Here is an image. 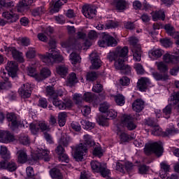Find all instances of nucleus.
Instances as JSON below:
<instances>
[{"mask_svg":"<svg viewBox=\"0 0 179 179\" xmlns=\"http://www.w3.org/2000/svg\"><path fill=\"white\" fill-rule=\"evenodd\" d=\"M8 52L12 54L14 59L17 61L18 62H24V59L23 58V53L20 52L16 50L15 47L8 48L7 49Z\"/></svg>","mask_w":179,"mask_h":179,"instance_id":"obj_17","label":"nucleus"},{"mask_svg":"<svg viewBox=\"0 0 179 179\" xmlns=\"http://www.w3.org/2000/svg\"><path fill=\"white\" fill-rule=\"evenodd\" d=\"M49 45L50 47L49 51L51 53L46 52L45 55H40L41 61L48 65H52L54 62H62L64 57L59 55V52L55 48V47H57L55 41L50 40L49 41Z\"/></svg>","mask_w":179,"mask_h":179,"instance_id":"obj_2","label":"nucleus"},{"mask_svg":"<svg viewBox=\"0 0 179 179\" xmlns=\"http://www.w3.org/2000/svg\"><path fill=\"white\" fill-rule=\"evenodd\" d=\"M163 113L165 118H170V114H171V105L166 106L163 109Z\"/></svg>","mask_w":179,"mask_h":179,"instance_id":"obj_59","label":"nucleus"},{"mask_svg":"<svg viewBox=\"0 0 179 179\" xmlns=\"http://www.w3.org/2000/svg\"><path fill=\"white\" fill-rule=\"evenodd\" d=\"M30 129L34 135L37 134V132H38V131H40L39 122H37L36 123H31L30 124Z\"/></svg>","mask_w":179,"mask_h":179,"instance_id":"obj_46","label":"nucleus"},{"mask_svg":"<svg viewBox=\"0 0 179 179\" xmlns=\"http://www.w3.org/2000/svg\"><path fill=\"white\" fill-rule=\"evenodd\" d=\"M80 122L85 127V128H87V129H93V128H94V123L90 122L89 120H83Z\"/></svg>","mask_w":179,"mask_h":179,"instance_id":"obj_53","label":"nucleus"},{"mask_svg":"<svg viewBox=\"0 0 179 179\" xmlns=\"http://www.w3.org/2000/svg\"><path fill=\"white\" fill-rule=\"evenodd\" d=\"M50 176H51L52 178H55V179L64 178V177L62 176V173H61V171H59V169H58L57 168H53L50 171Z\"/></svg>","mask_w":179,"mask_h":179,"instance_id":"obj_33","label":"nucleus"},{"mask_svg":"<svg viewBox=\"0 0 179 179\" xmlns=\"http://www.w3.org/2000/svg\"><path fill=\"white\" fill-rule=\"evenodd\" d=\"M94 156H98V157H101L103 156V149L100 145H96L92 152Z\"/></svg>","mask_w":179,"mask_h":179,"instance_id":"obj_50","label":"nucleus"},{"mask_svg":"<svg viewBox=\"0 0 179 179\" xmlns=\"http://www.w3.org/2000/svg\"><path fill=\"white\" fill-rule=\"evenodd\" d=\"M158 71L162 73H166L169 71V66L163 62H156Z\"/></svg>","mask_w":179,"mask_h":179,"instance_id":"obj_35","label":"nucleus"},{"mask_svg":"<svg viewBox=\"0 0 179 179\" xmlns=\"http://www.w3.org/2000/svg\"><path fill=\"white\" fill-rule=\"evenodd\" d=\"M12 87V83L8 80V78L5 80H0V90H8Z\"/></svg>","mask_w":179,"mask_h":179,"instance_id":"obj_30","label":"nucleus"},{"mask_svg":"<svg viewBox=\"0 0 179 179\" xmlns=\"http://www.w3.org/2000/svg\"><path fill=\"white\" fill-rule=\"evenodd\" d=\"M121 124L126 127L129 131H134L136 129V124L134 122V117L131 115H123L121 118Z\"/></svg>","mask_w":179,"mask_h":179,"instance_id":"obj_10","label":"nucleus"},{"mask_svg":"<svg viewBox=\"0 0 179 179\" xmlns=\"http://www.w3.org/2000/svg\"><path fill=\"white\" fill-rule=\"evenodd\" d=\"M27 73L29 76H31L32 78H34L36 80H37V78H38V73L34 67H28Z\"/></svg>","mask_w":179,"mask_h":179,"instance_id":"obj_48","label":"nucleus"},{"mask_svg":"<svg viewBox=\"0 0 179 179\" xmlns=\"http://www.w3.org/2000/svg\"><path fill=\"white\" fill-rule=\"evenodd\" d=\"M73 100L76 103V104H81L84 99H83V96H82V94H75L73 95Z\"/></svg>","mask_w":179,"mask_h":179,"instance_id":"obj_56","label":"nucleus"},{"mask_svg":"<svg viewBox=\"0 0 179 179\" xmlns=\"http://www.w3.org/2000/svg\"><path fill=\"white\" fill-rule=\"evenodd\" d=\"M18 93L22 99H29L31 96V84L27 83L22 85L18 90Z\"/></svg>","mask_w":179,"mask_h":179,"instance_id":"obj_12","label":"nucleus"},{"mask_svg":"<svg viewBox=\"0 0 179 179\" xmlns=\"http://www.w3.org/2000/svg\"><path fill=\"white\" fill-rule=\"evenodd\" d=\"M47 96H50V101L52 103L53 106L59 108V110H66L67 108H71L73 106L72 100L66 98L64 99V101L59 99L55 94V90L52 87H46Z\"/></svg>","mask_w":179,"mask_h":179,"instance_id":"obj_3","label":"nucleus"},{"mask_svg":"<svg viewBox=\"0 0 179 179\" xmlns=\"http://www.w3.org/2000/svg\"><path fill=\"white\" fill-rule=\"evenodd\" d=\"M26 57L29 59H31L36 57V50L33 48H29L26 52Z\"/></svg>","mask_w":179,"mask_h":179,"instance_id":"obj_51","label":"nucleus"},{"mask_svg":"<svg viewBox=\"0 0 179 179\" xmlns=\"http://www.w3.org/2000/svg\"><path fill=\"white\" fill-rule=\"evenodd\" d=\"M160 43L166 48H169L173 44V42L169 38L160 39Z\"/></svg>","mask_w":179,"mask_h":179,"instance_id":"obj_62","label":"nucleus"},{"mask_svg":"<svg viewBox=\"0 0 179 179\" xmlns=\"http://www.w3.org/2000/svg\"><path fill=\"white\" fill-rule=\"evenodd\" d=\"M132 108L136 113H141L145 108V101L142 99H136L132 103Z\"/></svg>","mask_w":179,"mask_h":179,"instance_id":"obj_18","label":"nucleus"},{"mask_svg":"<svg viewBox=\"0 0 179 179\" xmlns=\"http://www.w3.org/2000/svg\"><path fill=\"white\" fill-rule=\"evenodd\" d=\"M90 58L92 64L93 69H99L101 66V60L99 58V56L96 53H92L90 55Z\"/></svg>","mask_w":179,"mask_h":179,"instance_id":"obj_22","label":"nucleus"},{"mask_svg":"<svg viewBox=\"0 0 179 179\" xmlns=\"http://www.w3.org/2000/svg\"><path fill=\"white\" fill-rule=\"evenodd\" d=\"M96 143L90 135L86 134L84 136V144L80 143L76 147L73 157L76 159V162H82L83 160V156H85V153L87 152V147L92 148V146H94Z\"/></svg>","mask_w":179,"mask_h":179,"instance_id":"obj_4","label":"nucleus"},{"mask_svg":"<svg viewBox=\"0 0 179 179\" xmlns=\"http://www.w3.org/2000/svg\"><path fill=\"white\" fill-rule=\"evenodd\" d=\"M17 163L20 164H24L29 160V155L24 150H20L17 152Z\"/></svg>","mask_w":179,"mask_h":179,"instance_id":"obj_19","label":"nucleus"},{"mask_svg":"<svg viewBox=\"0 0 179 179\" xmlns=\"http://www.w3.org/2000/svg\"><path fill=\"white\" fill-rule=\"evenodd\" d=\"M70 61L73 65H76L78 62H80V56L76 52H73L70 55Z\"/></svg>","mask_w":179,"mask_h":179,"instance_id":"obj_39","label":"nucleus"},{"mask_svg":"<svg viewBox=\"0 0 179 179\" xmlns=\"http://www.w3.org/2000/svg\"><path fill=\"white\" fill-rule=\"evenodd\" d=\"M92 171L94 173H100L102 177H108L110 170L107 169L106 164H101L97 161H92L90 163Z\"/></svg>","mask_w":179,"mask_h":179,"instance_id":"obj_7","label":"nucleus"},{"mask_svg":"<svg viewBox=\"0 0 179 179\" xmlns=\"http://www.w3.org/2000/svg\"><path fill=\"white\" fill-rule=\"evenodd\" d=\"M83 14L87 19H93L96 16V9L92 7L83 6Z\"/></svg>","mask_w":179,"mask_h":179,"instance_id":"obj_20","label":"nucleus"},{"mask_svg":"<svg viewBox=\"0 0 179 179\" xmlns=\"http://www.w3.org/2000/svg\"><path fill=\"white\" fill-rule=\"evenodd\" d=\"M163 59L166 64H178L179 62L178 56H174L170 54H165L163 56Z\"/></svg>","mask_w":179,"mask_h":179,"instance_id":"obj_23","label":"nucleus"},{"mask_svg":"<svg viewBox=\"0 0 179 179\" xmlns=\"http://www.w3.org/2000/svg\"><path fill=\"white\" fill-rule=\"evenodd\" d=\"M66 117H68L66 112H62L59 113L58 122L59 127H64L65 124H66Z\"/></svg>","mask_w":179,"mask_h":179,"instance_id":"obj_32","label":"nucleus"},{"mask_svg":"<svg viewBox=\"0 0 179 179\" xmlns=\"http://www.w3.org/2000/svg\"><path fill=\"white\" fill-rule=\"evenodd\" d=\"M164 29L166 30L167 34H169V36H171L173 37V38H176V36H179V32H176L174 27L170 24H166L164 26Z\"/></svg>","mask_w":179,"mask_h":179,"instance_id":"obj_26","label":"nucleus"},{"mask_svg":"<svg viewBox=\"0 0 179 179\" xmlns=\"http://www.w3.org/2000/svg\"><path fill=\"white\" fill-rule=\"evenodd\" d=\"M178 133H179L178 129H176L174 126H172L166 129V130L164 132V135L165 136H170V135H176V134H178Z\"/></svg>","mask_w":179,"mask_h":179,"instance_id":"obj_40","label":"nucleus"},{"mask_svg":"<svg viewBox=\"0 0 179 179\" xmlns=\"http://www.w3.org/2000/svg\"><path fill=\"white\" fill-rule=\"evenodd\" d=\"M71 142V137L68 136L66 134H63L59 141V145L67 148Z\"/></svg>","mask_w":179,"mask_h":179,"instance_id":"obj_31","label":"nucleus"},{"mask_svg":"<svg viewBox=\"0 0 179 179\" xmlns=\"http://www.w3.org/2000/svg\"><path fill=\"white\" fill-rule=\"evenodd\" d=\"M134 68L135 69L138 75H143V73H145V69H143V66H142V64L140 63L134 64Z\"/></svg>","mask_w":179,"mask_h":179,"instance_id":"obj_49","label":"nucleus"},{"mask_svg":"<svg viewBox=\"0 0 179 179\" xmlns=\"http://www.w3.org/2000/svg\"><path fill=\"white\" fill-rule=\"evenodd\" d=\"M56 71L60 76H66V73H68V67L65 65L58 66L56 68Z\"/></svg>","mask_w":179,"mask_h":179,"instance_id":"obj_38","label":"nucleus"},{"mask_svg":"<svg viewBox=\"0 0 179 179\" xmlns=\"http://www.w3.org/2000/svg\"><path fill=\"white\" fill-rule=\"evenodd\" d=\"M3 17L6 19L8 23H15V22H17V20L19 19V15L13 10H10L3 12Z\"/></svg>","mask_w":179,"mask_h":179,"instance_id":"obj_15","label":"nucleus"},{"mask_svg":"<svg viewBox=\"0 0 179 179\" xmlns=\"http://www.w3.org/2000/svg\"><path fill=\"white\" fill-rule=\"evenodd\" d=\"M33 3V0H20L19 8H23V6H29Z\"/></svg>","mask_w":179,"mask_h":179,"instance_id":"obj_64","label":"nucleus"},{"mask_svg":"<svg viewBox=\"0 0 179 179\" xmlns=\"http://www.w3.org/2000/svg\"><path fill=\"white\" fill-rule=\"evenodd\" d=\"M38 153H41V157H42V159L45 160V162H50V151L47 150H43Z\"/></svg>","mask_w":179,"mask_h":179,"instance_id":"obj_55","label":"nucleus"},{"mask_svg":"<svg viewBox=\"0 0 179 179\" xmlns=\"http://www.w3.org/2000/svg\"><path fill=\"white\" fill-rule=\"evenodd\" d=\"M152 76L156 80H163L164 82L169 79V74L167 73L162 74L159 72H153Z\"/></svg>","mask_w":179,"mask_h":179,"instance_id":"obj_28","label":"nucleus"},{"mask_svg":"<svg viewBox=\"0 0 179 179\" xmlns=\"http://www.w3.org/2000/svg\"><path fill=\"white\" fill-rule=\"evenodd\" d=\"M0 155L3 160H9V159H10V152L8 150V148L6 146H1Z\"/></svg>","mask_w":179,"mask_h":179,"instance_id":"obj_27","label":"nucleus"},{"mask_svg":"<svg viewBox=\"0 0 179 179\" xmlns=\"http://www.w3.org/2000/svg\"><path fill=\"white\" fill-rule=\"evenodd\" d=\"M164 51L162 49L152 50L149 52V57H154V58H160L164 54Z\"/></svg>","mask_w":179,"mask_h":179,"instance_id":"obj_36","label":"nucleus"},{"mask_svg":"<svg viewBox=\"0 0 179 179\" xmlns=\"http://www.w3.org/2000/svg\"><path fill=\"white\" fill-rule=\"evenodd\" d=\"M19 141L20 143H22V145H29V143H30V139H29V136L24 134H22L19 137Z\"/></svg>","mask_w":179,"mask_h":179,"instance_id":"obj_54","label":"nucleus"},{"mask_svg":"<svg viewBox=\"0 0 179 179\" xmlns=\"http://www.w3.org/2000/svg\"><path fill=\"white\" fill-rule=\"evenodd\" d=\"M79 80H78V77H76V73H71L67 77V85L72 87V86H75L76 83H78Z\"/></svg>","mask_w":179,"mask_h":179,"instance_id":"obj_25","label":"nucleus"},{"mask_svg":"<svg viewBox=\"0 0 179 179\" xmlns=\"http://www.w3.org/2000/svg\"><path fill=\"white\" fill-rule=\"evenodd\" d=\"M99 47H115L118 42L108 34L103 33L102 39L98 42Z\"/></svg>","mask_w":179,"mask_h":179,"instance_id":"obj_8","label":"nucleus"},{"mask_svg":"<svg viewBox=\"0 0 179 179\" xmlns=\"http://www.w3.org/2000/svg\"><path fill=\"white\" fill-rule=\"evenodd\" d=\"M115 101L117 106H124L125 104V97L122 94H117L115 96Z\"/></svg>","mask_w":179,"mask_h":179,"instance_id":"obj_44","label":"nucleus"},{"mask_svg":"<svg viewBox=\"0 0 179 179\" xmlns=\"http://www.w3.org/2000/svg\"><path fill=\"white\" fill-rule=\"evenodd\" d=\"M6 119L9 124L11 129L15 130L16 128H19V127H22V121L19 120L16 114L13 113H10L6 115Z\"/></svg>","mask_w":179,"mask_h":179,"instance_id":"obj_9","label":"nucleus"},{"mask_svg":"<svg viewBox=\"0 0 179 179\" xmlns=\"http://www.w3.org/2000/svg\"><path fill=\"white\" fill-rule=\"evenodd\" d=\"M150 84V80L146 77H142L138 81V87L141 92H145L148 88V85Z\"/></svg>","mask_w":179,"mask_h":179,"instance_id":"obj_21","label":"nucleus"},{"mask_svg":"<svg viewBox=\"0 0 179 179\" xmlns=\"http://www.w3.org/2000/svg\"><path fill=\"white\" fill-rule=\"evenodd\" d=\"M129 42L130 45H131L133 59L137 62H141L142 49L141 48V45L138 43V39H136V38L131 37L129 39Z\"/></svg>","mask_w":179,"mask_h":179,"instance_id":"obj_6","label":"nucleus"},{"mask_svg":"<svg viewBox=\"0 0 179 179\" xmlns=\"http://www.w3.org/2000/svg\"><path fill=\"white\" fill-rule=\"evenodd\" d=\"M134 139V137L129 136V134L126 133H122L120 134V140L122 142H129V141H132Z\"/></svg>","mask_w":179,"mask_h":179,"instance_id":"obj_57","label":"nucleus"},{"mask_svg":"<svg viewBox=\"0 0 179 179\" xmlns=\"http://www.w3.org/2000/svg\"><path fill=\"white\" fill-rule=\"evenodd\" d=\"M115 169L120 173H125V165L120 162L116 163V167H115Z\"/></svg>","mask_w":179,"mask_h":179,"instance_id":"obj_61","label":"nucleus"},{"mask_svg":"<svg viewBox=\"0 0 179 179\" xmlns=\"http://www.w3.org/2000/svg\"><path fill=\"white\" fill-rule=\"evenodd\" d=\"M17 63H16V62H8L6 69L8 71V75H10L11 78H15V76H16V73L17 72Z\"/></svg>","mask_w":179,"mask_h":179,"instance_id":"obj_16","label":"nucleus"},{"mask_svg":"<svg viewBox=\"0 0 179 179\" xmlns=\"http://www.w3.org/2000/svg\"><path fill=\"white\" fill-rule=\"evenodd\" d=\"M144 153L147 156H150V155H152V153H155L156 156L160 157V156L163 155V146H162V143L155 142L145 144V147L144 148Z\"/></svg>","mask_w":179,"mask_h":179,"instance_id":"obj_5","label":"nucleus"},{"mask_svg":"<svg viewBox=\"0 0 179 179\" xmlns=\"http://www.w3.org/2000/svg\"><path fill=\"white\" fill-rule=\"evenodd\" d=\"M45 13V8L44 6L38 7L32 10L31 14L33 16H41Z\"/></svg>","mask_w":179,"mask_h":179,"instance_id":"obj_37","label":"nucleus"},{"mask_svg":"<svg viewBox=\"0 0 179 179\" xmlns=\"http://www.w3.org/2000/svg\"><path fill=\"white\" fill-rule=\"evenodd\" d=\"M83 99L85 101H87V103H92V101H94L97 97L94 94H92L91 92H86L83 95Z\"/></svg>","mask_w":179,"mask_h":179,"instance_id":"obj_34","label":"nucleus"},{"mask_svg":"<svg viewBox=\"0 0 179 179\" xmlns=\"http://www.w3.org/2000/svg\"><path fill=\"white\" fill-rule=\"evenodd\" d=\"M39 122V129L41 131L44 132L46 131L47 132H50L51 131V127H50V125L47 124L45 121H40Z\"/></svg>","mask_w":179,"mask_h":179,"instance_id":"obj_45","label":"nucleus"},{"mask_svg":"<svg viewBox=\"0 0 179 179\" xmlns=\"http://www.w3.org/2000/svg\"><path fill=\"white\" fill-rule=\"evenodd\" d=\"M0 169L13 172L17 170V164L13 161H0Z\"/></svg>","mask_w":179,"mask_h":179,"instance_id":"obj_13","label":"nucleus"},{"mask_svg":"<svg viewBox=\"0 0 179 179\" xmlns=\"http://www.w3.org/2000/svg\"><path fill=\"white\" fill-rule=\"evenodd\" d=\"M119 83L120 85H121V86H129V83H131V80L127 76H123L120 79Z\"/></svg>","mask_w":179,"mask_h":179,"instance_id":"obj_52","label":"nucleus"},{"mask_svg":"<svg viewBox=\"0 0 179 179\" xmlns=\"http://www.w3.org/2000/svg\"><path fill=\"white\" fill-rule=\"evenodd\" d=\"M63 48H75L76 50H82V44L78 40L71 38L68 41L62 43Z\"/></svg>","mask_w":179,"mask_h":179,"instance_id":"obj_11","label":"nucleus"},{"mask_svg":"<svg viewBox=\"0 0 179 179\" xmlns=\"http://www.w3.org/2000/svg\"><path fill=\"white\" fill-rule=\"evenodd\" d=\"M120 71H121V73H123L124 75H129L131 71V66L128 64H124Z\"/></svg>","mask_w":179,"mask_h":179,"instance_id":"obj_60","label":"nucleus"},{"mask_svg":"<svg viewBox=\"0 0 179 179\" xmlns=\"http://www.w3.org/2000/svg\"><path fill=\"white\" fill-rule=\"evenodd\" d=\"M68 2V0H58L57 1L55 2L53 8V10L55 12H59V9H61V6L62 5H65Z\"/></svg>","mask_w":179,"mask_h":179,"instance_id":"obj_43","label":"nucleus"},{"mask_svg":"<svg viewBox=\"0 0 179 179\" xmlns=\"http://www.w3.org/2000/svg\"><path fill=\"white\" fill-rule=\"evenodd\" d=\"M152 135H155V136H160L163 134L162 131V128L159 125H155L151 129Z\"/></svg>","mask_w":179,"mask_h":179,"instance_id":"obj_47","label":"nucleus"},{"mask_svg":"<svg viewBox=\"0 0 179 179\" xmlns=\"http://www.w3.org/2000/svg\"><path fill=\"white\" fill-rule=\"evenodd\" d=\"M116 8L119 10H124L127 8V2L125 0H115Z\"/></svg>","mask_w":179,"mask_h":179,"instance_id":"obj_42","label":"nucleus"},{"mask_svg":"<svg viewBox=\"0 0 179 179\" xmlns=\"http://www.w3.org/2000/svg\"><path fill=\"white\" fill-rule=\"evenodd\" d=\"M108 118L106 115H102L99 117V124L102 127H108Z\"/></svg>","mask_w":179,"mask_h":179,"instance_id":"obj_41","label":"nucleus"},{"mask_svg":"<svg viewBox=\"0 0 179 179\" xmlns=\"http://www.w3.org/2000/svg\"><path fill=\"white\" fill-rule=\"evenodd\" d=\"M152 19L154 22H157V20H164L166 19V15L164 14V11L162 10L156 11L152 15Z\"/></svg>","mask_w":179,"mask_h":179,"instance_id":"obj_29","label":"nucleus"},{"mask_svg":"<svg viewBox=\"0 0 179 179\" xmlns=\"http://www.w3.org/2000/svg\"><path fill=\"white\" fill-rule=\"evenodd\" d=\"M15 141V136L10 131H0V142L2 143H10Z\"/></svg>","mask_w":179,"mask_h":179,"instance_id":"obj_14","label":"nucleus"},{"mask_svg":"<svg viewBox=\"0 0 179 179\" xmlns=\"http://www.w3.org/2000/svg\"><path fill=\"white\" fill-rule=\"evenodd\" d=\"M129 50L128 47L124 46L123 48H117L113 52H110L107 58L110 62L115 61L114 66L117 71H121L124 67V62H125V57L128 55Z\"/></svg>","mask_w":179,"mask_h":179,"instance_id":"obj_1","label":"nucleus"},{"mask_svg":"<svg viewBox=\"0 0 179 179\" xmlns=\"http://www.w3.org/2000/svg\"><path fill=\"white\" fill-rule=\"evenodd\" d=\"M108 118V120H114V118H117V113L115 110L111 109L104 114Z\"/></svg>","mask_w":179,"mask_h":179,"instance_id":"obj_58","label":"nucleus"},{"mask_svg":"<svg viewBox=\"0 0 179 179\" xmlns=\"http://www.w3.org/2000/svg\"><path fill=\"white\" fill-rule=\"evenodd\" d=\"M51 76V71H50L47 68H43L40 74H38L37 80L40 82L41 80H44V79H47V78Z\"/></svg>","mask_w":179,"mask_h":179,"instance_id":"obj_24","label":"nucleus"},{"mask_svg":"<svg viewBox=\"0 0 179 179\" xmlns=\"http://www.w3.org/2000/svg\"><path fill=\"white\" fill-rule=\"evenodd\" d=\"M97 79V73L96 72H90L87 74V80H90V82H93Z\"/></svg>","mask_w":179,"mask_h":179,"instance_id":"obj_63","label":"nucleus"}]
</instances>
